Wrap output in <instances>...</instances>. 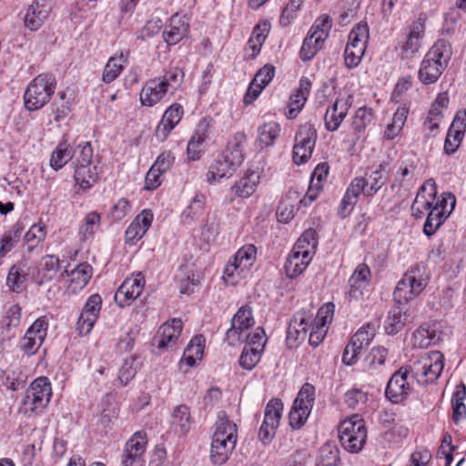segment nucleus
Instances as JSON below:
<instances>
[{"label":"nucleus","mask_w":466,"mask_h":466,"mask_svg":"<svg viewBox=\"0 0 466 466\" xmlns=\"http://www.w3.org/2000/svg\"><path fill=\"white\" fill-rule=\"evenodd\" d=\"M183 323L180 319L173 318L163 323L153 339V344L160 350H168L177 348Z\"/></svg>","instance_id":"f3484780"},{"label":"nucleus","mask_w":466,"mask_h":466,"mask_svg":"<svg viewBox=\"0 0 466 466\" xmlns=\"http://www.w3.org/2000/svg\"><path fill=\"white\" fill-rule=\"evenodd\" d=\"M446 69L424 55L418 71V78L424 85L436 83Z\"/></svg>","instance_id":"f704fd0d"},{"label":"nucleus","mask_w":466,"mask_h":466,"mask_svg":"<svg viewBox=\"0 0 466 466\" xmlns=\"http://www.w3.org/2000/svg\"><path fill=\"white\" fill-rule=\"evenodd\" d=\"M410 375L405 366L400 367L395 371L388 381L385 396L394 404L403 402L412 391V383Z\"/></svg>","instance_id":"ddd939ff"},{"label":"nucleus","mask_w":466,"mask_h":466,"mask_svg":"<svg viewBox=\"0 0 466 466\" xmlns=\"http://www.w3.org/2000/svg\"><path fill=\"white\" fill-rule=\"evenodd\" d=\"M283 403L279 399L270 400L264 412V420L259 429L258 436L263 442L270 441L275 436L276 430L279 425Z\"/></svg>","instance_id":"a211bd4d"},{"label":"nucleus","mask_w":466,"mask_h":466,"mask_svg":"<svg viewBox=\"0 0 466 466\" xmlns=\"http://www.w3.org/2000/svg\"><path fill=\"white\" fill-rule=\"evenodd\" d=\"M101 217L97 212H89L84 219V224L80 227L79 235L81 238L87 239L91 238L99 228Z\"/></svg>","instance_id":"338daca9"},{"label":"nucleus","mask_w":466,"mask_h":466,"mask_svg":"<svg viewBox=\"0 0 466 466\" xmlns=\"http://www.w3.org/2000/svg\"><path fill=\"white\" fill-rule=\"evenodd\" d=\"M339 438L341 446L350 453L360 452L366 442L367 430L360 414L344 420L339 426Z\"/></svg>","instance_id":"39448f33"},{"label":"nucleus","mask_w":466,"mask_h":466,"mask_svg":"<svg viewBox=\"0 0 466 466\" xmlns=\"http://www.w3.org/2000/svg\"><path fill=\"white\" fill-rule=\"evenodd\" d=\"M339 451L336 443L328 441L319 449L317 466H338Z\"/></svg>","instance_id":"6e6d98bb"},{"label":"nucleus","mask_w":466,"mask_h":466,"mask_svg":"<svg viewBox=\"0 0 466 466\" xmlns=\"http://www.w3.org/2000/svg\"><path fill=\"white\" fill-rule=\"evenodd\" d=\"M350 104L348 99L337 97L329 106L324 115V126L329 132H334L339 129L342 121L346 117Z\"/></svg>","instance_id":"a878e982"},{"label":"nucleus","mask_w":466,"mask_h":466,"mask_svg":"<svg viewBox=\"0 0 466 466\" xmlns=\"http://www.w3.org/2000/svg\"><path fill=\"white\" fill-rule=\"evenodd\" d=\"M318 240L316 230L313 228H309L305 230L299 238L292 249L297 251L307 250L309 251V255H312L315 252Z\"/></svg>","instance_id":"052dcab7"},{"label":"nucleus","mask_w":466,"mask_h":466,"mask_svg":"<svg viewBox=\"0 0 466 466\" xmlns=\"http://www.w3.org/2000/svg\"><path fill=\"white\" fill-rule=\"evenodd\" d=\"M280 125L275 121L264 123L258 128L257 144L262 149L271 147L280 133Z\"/></svg>","instance_id":"de8ad7c7"},{"label":"nucleus","mask_w":466,"mask_h":466,"mask_svg":"<svg viewBox=\"0 0 466 466\" xmlns=\"http://www.w3.org/2000/svg\"><path fill=\"white\" fill-rule=\"evenodd\" d=\"M254 324L250 307H240L231 319V327L226 332V340L228 345L236 346L244 342L248 337V331Z\"/></svg>","instance_id":"9b49d317"},{"label":"nucleus","mask_w":466,"mask_h":466,"mask_svg":"<svg viewBox=\"0 0 466 466\" xmlns=\"http://www.w3.org/2000/svg\"><path fill=\"white\" fill-rule=\"evenodd\" d=\"M48 326L49 321L46 316L37 318L22 338L20 349L27 355L35 354L46 338Z\"/></svg>","instance_id":"2eb2a0df"},{"label":"nucleus","mask_w":466,"mask_h":466,"mask_svg":"<svg viewBox=\"0 0 466 466\" xmlns=\"http://www.w3.org/2000/svg\"><path fill=\"white\" fill-rule=\"evenodd\" d=\"M52 396V387L46 377H38L26 389L24 405L26 411L39 413L48 405Z\"/></svg>","instance_id":"6e6552de"},{"label":"nucleus","mask_w":466,"mask_h":466,"mask_svg":"<svg viewBox=\"0 0 466 466\" xmlns=\"http://www.w3.org/2000/svg\"><path fill=\"white\" fill-rule=\"evenodd\" d=\"M373 112L370 108H359L352 119L351 126L353 130L359 134L363 133L367 127L373 121Z\"/></svg>","instance_id":"0e129e2a"},{"label":"nucleus","mask_w":466,"mask_h":466,"mask_svg":"<svg viewBox=\"0 0 466 466\" xmlns=\"http://www.w3.org/2000/svg\"><path fill=\"white\" fill-rule=\"evenodd\" d=\"M141 364L133 357L125 359L119 369L117 381L121 387L127 386L136 376Z\"/></svg>","instance_id":"4d7b16f0"},{"label":"nucleus","mask_w":466,"mask_h":466,"mask_svg":"<svg viewBox=\"0 0 466 466\" xmlns=\"http://www.w3.org/2000/svg\"><path fill=\"white\" fill-rule=\"evenodd\" d=\"M128 52H121L118 56H112L107 61L103 74L102 81L109 84L116 80L124 70V65L127 61Z\"/></svg>","instance_id":"09e8293b"},{"label":"nucleus","mask_w":466,"mask_h":466,"mask_svg":"<svg viewBox=\"0 0 466 466\" xmlns=\"http://www.w3.org/2000/svg\"><path fill=\"white\" fill-rule=\"evenodd\" d=\"M257 257V248L253 244L241 247L234 256L232 262H228L224 269V279L234 283L238 278L245 275L253 266Z\"/></svg>","instance_id":"9d476101"},{"label":"nucleus","mask_w":466,"mask_h":466,"mask_svg":"<svg viewBox=\"0 0 466 466\" xmlns=\"http://www.w3.org/2000/svg\"><path fill=\"white\" fill-rule=\"evenodd\" d=\"M426 16L423 14L411 22L409 25V32L406 40L401 46L403 57H410L419 52L421 47V42L425 36Z\"/></svg>","instance_id":"412c9836"},{"label":"nucleus","mask_w":466,"mask_h":466,"mask_svg":"<svg viewBox=\"0 0 466 466\" xmlns=\"http://www.w3.org/2000/svg\"><path fill=\"white\" fill-rule=\"evenodd\" d=\"M145 283V279L141 273L126 279L115 294L116 303L121 308L131 305L142 293Z\"/></svg>","instance_id":"6ab92c4d"},{"label":"nucleus","mask_w":466,"mask_h":466,"mask_svg":"<svg viewBox=\"0 0 466 466\" xmlns=\"http://www.w3.org/2000/svg\"><path fill=\"white\" fill-rule=\"evenodd\" d=\"M24 226L21 222L15 223L0 238V258L5 257L21 240Z\"/></svg>","instance_id":"ea45409f"},{"label":"nucleus","mask_w":466,"mask_h":466,"mask_svg":"<svg viewBox=\"0 0 466 466\" xmlns=\"http://www.w3.org/2000/svg\"><path fill=\"white\" fill-rule=\"evenodd\" d=\"M259 183V174L256 171H248L231 187L232 193L238 198H247L256 190Z\"/></svg>","instance_id":"e433bc0d"},{"label":"nucleus","mask_w":466,"mask_h":466,"mask_svg":"<svg viewBox=\"0 0 466 466\" xmlns=\"http://www.w3.org/2000/svg\"><path fill=\"white\" fill-rule=\"evenodd\" d=\"M325 39H319L318 35H315L308 32L307 36L304 38L302 46L299 51V56L302 61L311 60L317 53L323 47Z\"/></svg>","instance_id":"5fc2aeb1"},{"label":"nucleus","mask_w":466,"mask_h":466,"mask_svg":"<svg viewBox=\"0 0 466 466\" xmlns=\"http://www.w3.org/2000/svg\"><path fill=\"white\" fill-rule=\"evenodd\" d=\"M147 444V433L143 431L135 432L127 441L121 456L122 466H143L144 453Z\"/></svg>","instance_id":"dca6fc26"},{"label":"nucleus","mask_w":466,"mask_h":466,"mask_svg":"<svg viewBox=\"0 0 466 466\" xmlns=\"http://www.w3.org/2000/svg\"><path fill=\"white\" fill-rule=\"evenodd\" d=\"M360 183H352L349 185L341 201L339 206L338 213L341 218L348 217L353 210L355 205L358 202L359 197L361 194L360 192Z\"/></svg>","instance_id":"3c124183"},{"label":"nucleus","mask_w":466,"mask_h":466,"mask_svg":"<svg viewBox=\"0 0 466 466\" xmlns=\"http://www.w3.org/2000/svg\"><path fill=\"white\" fill-rule=\"evenodd\" d=\"M239 167V165L233 166L231 159L222 153L210 165L206 175L207 181L209 184H213L219 181L223 177H229Z\"/></svg>","instance_id":"c756f323"},{"label":"nucleus","mask_w":466,"mask_h":466,"mask_svg":"<svg viewBox=\"0 0 466 466\" xmlns=\"http://www.w3.org/2000/svg\"><path fill=\"white\" fill-rule=\"evenodd\" d=\"M329 167L327 163H319L312 172L309 189L303 198L300 199V205L306 207L317 198L318 193L322 189L323 183L329 175Z\"/></svg>","instance_id":"cd10ccee"},{"label":"nucleus","mask_w":466,"mask_h":466,"mask_svg":"<svg viewBox=\"0 0 466 466\" xmlns=\"http://www.w3.org/2000/svg\"><path fill=\"white\" fill-rule=\"evenodd\" d=\"M97 167L94 164L75 167L74 178L76 184L83 190L90 189L98 180Z\"/></svg>","instance_id":"4c0bfd02"},{"label":"nucleus","mask_w":466,"mask_h":466,"mask_svg":"<svg viewBox=\"0 0 466 466\" xmlns=\"http://www.w3.org/2000/svg\"><path fill=\"white\" fill-rule=\"evenodd\" d=\"M184 115L183 106L178 103L170 105L164 112L162 118L157 126L155 136L159 141H164Z\"/></svg>","instance_id":"393cba45"},{"label":"nucleus","mask_w":466,"mask_h":466,"mask_svg":"<svg viewBox=\"0 0 466 466\" xmlns=\"http://www.w3.org/2000/svg\"><path fill=\"white\" fill-rule=\"evenodd\" d=\"M376 334V326L374 323L368 322L360 327L350 339L359 348L363 350L368 348Z\"/></svg>","instance_id":"680f3d73"},{"label":"nucleus","mask_w":466,"mask_h":466,"mask_svg":"<svg viewBox=\"0 0 466 466\" xmlns=\"http://www.w3.org/2000/svg\"><path fill=\"white\" fill-rule=\"evenodd\" d=\"M416 167L417 166L412 158L401 160L395 174V183L402 186L404 183L410 182L413 179Z\"/></svg>","instance_id":"e2e57ef3"},{"label":"nucleus","mask_w":466,"mask_h":466,"mask_svg":"<svg viewBox=\"0 0 466 466\" xmlns=\"http://www.w3.org/2000/svg\"><path fill=\"white\" fill-rule=\"evenodd\" d=\"M191 415L189 408L181 404L177 406L171 416V427L179 435L187 434L191 427Z\"/></svg>","instance_id":"a19ab883"},{"label":"nucleus","mask_w":466,"mask_h":466,"mask_svg":"<svg viewBox=\"0 0 466 466\" xmlns=\"http://www.w3.org/2000/svg\"><path fill=\"white\" fill-rule=\"evenodd\" d=\"M28 273L24 264H14L7 274L6 285L11 291L21 293L26 288Z\"/></svg>","instance_id":"58836bf2"},{"label":"nucleus","mask_w":466,"mask_h":466,"mask_svg":"<svg viewBox=\"0 0 466 466\" xmlns=\"http://www.w3.org/2000/svg\"><path fill=\"white\" fill-rule=\"evenodd\" d=\"M269 33V24L267 22L258 24L251 33L248 41V48L252 51L249 58L254 59L261 50V47Z\"/></svg>","instance_id":"8fccbe9b"},{"label":"nucleus","mask_w":466,"mask_h":466,"mask_svg":"<svg viewBox=\"0 0 466 466\" xmlns=\"http://www.w3.org/2000/svg\"><path fill=\"white\" fill-rule=\"evenodd\" d=\"M466 387L463 383L459 384L451 397L452 420L454 423H459L466 418Z\"/></svg>","instance_id":"864d4df0"},{"label":"nucleus","mask_w":466,"mask_h":466,"mask_svg":"<svg viewBox=\"0 0 466 466\" xmlns=\"http://www.w3.org/2000/svg\"><path fill=\"white\" fill-rule=\"evenodd\" d=\"M317 141V131L310 123L302 125L296 135L292 157L297 165L306 163L312 155Z\"/></svg>","instance_id":"f8f14e48"},{"label":"nucleus","mask_w":466,"mask_h":466,"mask_svg":"<svg viewBox=\"0 0 466 466\" xmlns=\"http://www.w3.org/2000/svg\"><path fill=\"white\" fill-rule=\"evenodd\" d=\"M21 319L22 308L18 304H13L5 309L2 319V328L7 333L8 338L16 335Z\"/></svg>","instance_id":"a18cd8bd"},{"label":"nucleus","mask_w":466,"mask_h":466,"mask_svg":"<svg viewBox=\"0 0 466 466\" xmlns=\"http://www.w3.org/2000/svg\"><path fill=\"white\" fill-rule=\"evenodd\" d=\"M440 339L438 331L429 324H423L412 334L413 346L420 349L428 348Z\"/></svg>","instance_id":"49530a36"},{"label":"nucleus","mask_w":466,"mask_h":466,"mask_svg":"<svg viewBox=\"0 0 466 466\" xmlns=\"http://www.w3.org/2000/svg\"><path fill=\"white\" fill-rule=\"evenodd\" d=\"M385 167L382 164L370 171H366L365 177H356L352 183H360V192L367 197L374 196L386 183Z\"/></svg>","instance_id":"5701e85b"},{"label":"nucleus","mask_w":466,"mask_h":466,"mask_svg":"<svg viewBox=\"0 0 466 466\" xmlns=\"http://www.w3.org/2000/svg\"><path fill=\"white\" fill-rule=\"evenodd\" d=\"M456 205L455 196L451 192H443L441 198L436 199L428 212L423 226L425 235L431 237L444 223L453 211Z\"/></svg>","instance_id":"0eeeda50"},{"label":"nucleus","mask_w":466,"mask_h":466,"mask_svg":"<svg viewBox=\"0 0 466 466\" xmlns=\"http://www.w3.org/2000/svg\"><path fill=\"white\" fill-rule=\"evenodd\" d=\"M309 326L305 318H300L299 321L297 319L291 321L287 330L288 343L293 342L295 344L299 340H303L307 337Z\"/></svg>","instance_id":"13d9d810"},{"label":"nucleus","mask_w":466,"mask_h":466,"mask_svg":"<svg viewBox=\"0 0 466 466\" xmlns=\"http://www.w3.org/2000/svg\"><path fill=\"white\" fill-rule=\"evenodd\" d=\"M437 185L434 179H427L420 187L417 196L411 204V213L416 218H421L428 213L437 199Z\"/></svg>","instance_id":"aec40b11"},{"label":"nucleus","mask_w":466,"mask_h":466,"mask_svg":"<svg viewBox=\"0 0 466 466\" xmlns=\"http://www.w3.org/2000/svg\"><path fill=\"white\" fill-rule=\"evenodd\" d=\"M370 29L366 23L356 25L349 34L344 50V63L349 69L357 67L366 52Z\"/></svg>","instance_id":"423d86ee"},{"label":"nucleus","mask_w":466,"mask_h":466,"mask_svg":"<svg viewBox=\"0 0 466 466\" xmlns=\"http://www.w3.org/2000/svg\"><path fill=\"white\" fill-rule=\"evenodd\" d=\"M214 428L215 431L211 443L224 448H228V451H233L238 440L237 425L228 420V417L224 410L218 413V419Z\"/></svg>","instance_id":"4468645a"},{"label":"nucleus","mask_w":466,"mask_h":466,"mask_svg":"<svg viewBox=\"0 0 466 466\" xmlns=\"http://www.w3.org/2000/svg\"><path fill=\"white\" fill-rule=\"evenodd\" d=\"M153 221V214L148 209L140 212L126 230V242L128 245L136 244L143 238Z\"/></svg>","instance_id":"bb28decb"},{"label":"nucleus","mask_w":466,"mask_h":466,"mask_svg":"<svg viewBox=\"0 0 466 466\" xmlns=\"http://www.w3.org/2000/svg\"><path fill=\"white\" fill-rule=\"evenodd\" d=\"M261 354L258 350L245 346L238 360L240 367L247 370H253L259 362Z\"/></svg>","instance_id":"774afa93"},{"label":"nucleus","mask_w":466,"mask_h":466,"mask_svg":"<svg viewBox=\"0 0 466 466\" xmlns=\"http://www.w3.org/2000/svg\"><path fill=\"white\" fill-rule=\"evenodd\" d=\"M205 349V339L203 336H196L190 340L184 350L183 357L180 360L181 364L193 367L198 360L202 359Z\"/></svg>","instance_id":"37998d69"},{"label":"nucleus","mask_w":466,"mask_h":466,"mask_svg":"<svg viewBox=\"0 0 466 466\" xmlns=\"http://www.w3.org/2000/svg\"><path fill=\"white\" fill-rule=\"evenodd\" d=\"M188 31V23L185 16L175 14L169 19L163 32L164 40L167 45H176L183 39Z\"/></svg>","instance_id":"7c9ffc66"},{"label":"nucleus","mask_w":466,"mask_h":466,"mask_svg":"<svg viewBox=\"0 0 466 466\" xmlns=\"http://www.w3.org/2000/svg\"><path fill=\"white\" fill-rule=\"evenodd\" d=\"M73 157V147L66 141H63L51 153L49 165L53 170L58 171L71 161Z\"/></svg>","instance_id":"79ce46f5"},{"label":"nucleus","mask_w":466,"mask_h":466,"mask_svg":"<svg viewBox=\"0 0 466 466\" xmlns=\"http://www.w3.org/2000/svg\"><path fill=\"white\" fill-rule=\"evenodd\" d=\"M46 234V226L42 220L33 224L24 234V241L27 246L28 251L31 252L41 245L45 241Z\"/></svg>","instance_id":"603ef678"},{"label":"nucleus","mask_w":466,"mask_h":466,"mask_svg":"<svg viewBox=\"0 0 466 466\" xmlns=\"http://www.w3.org/2000/svg\"><path fill=\"white\" fill-rule=\"evenodd\" d=\"M315 400V388L305 383L298 393L289 414V425L293 429L301 428L307 421Z\"/></svg>","instance_id":"1a4fd4ad"},{"label":"nucleus","mask_w":466,"mask_h":466,"mask_svg":"<svg viewBox=\"0 0 466 466\" xmlns=\"http://www.w3.org/2000/svg\"><path fill=\"white\" fill-rule=\"evenodd\" d=\"M368 400V393L360 389H351L344 395V403L351 410H362Z\"/></svg>","instance_id":"69168bd1"},{"label":"nucleus","mask_w":466,"mask_h":466,"mask_svg":"<svg viewBox=\"0 0 466 466\" xmlns=\"http://www.w3.org/2000/svg\"><path fill=\"white\" fill-rule=\"evenodd\" d=\"M102 308V298L99 294H92L86 301L76 326L80 335H87L96 322Z\"/></svg>","instance_id":"4be33fe9"},{"label":"nucleus","mask_w":466,"mask_h":466,"mask_svg":"<svg viewBox=\"0 0 466 466\" xmlns=\"http://www.w3.org/2000/svg\"><path fill=\"white\" fill-rule=\"evenodd\" d=\"M184 80V72L179 67H170L160 76L147 80L139 93L142 106L152 107L165 99L167 96H173L180 87Z\"/></svg>","instance_id":"f257e3e1"},{"label":"nucleus","mask_w":466,"mask_h":466,"mask_svg":"<svg viewBox=\"0 0 466 466\" xmlns=\"http://www.w3.org/2000/svg\"><path fill=\"white\" fill-rule=\"evenodd\" d=\"M51 9L49 0H35L25 15V26L31 31L38 30L48 18Z\"/></svg>","instance_id":"b1692460"},{"label":"nucleus","mask_w":466,"mask_h":466,"mask_svg":"<svg viewBox=\"0 0 466 466\" xmlns=\"http://www.w3.org/2000/svg\"><path fill=\"white\" fill-rule=\"evenodd\" d=\"M93 274L92 267L87 263H81L68 274V289L76 293L83 289L89 282Z\"/></svg>","instance_id":"c9c22d12"},{"label":"nucleus","mask_w":466,"mask_h":466,"mask_svg":"<svg viewBox=\"0 0 466 466\" xmlns=\"http://www.w3.org/2000/svg\"><path fill=\"white\" fill-rule=\"evenodd\" d=\"M56 87L54 75L43 73L33 78L24 93L25 107L28 111L43 108L51 99Z\"/></svg>","instance_id":"20e7f679"},{"label":"nucleus","mask_w":466,"mask_h":466,"mask_svg":"<svg viewBox=\"0 0 466 466\" xmlns=\"http://www.w3.org/2000/svg\"><path fill=\"white\" fill-rule=\"evenodd\" d=\"M425 55L447 69L453 55V48L450 40L439 38Z\"/></svg>","instance_id":"473e14b6"},{"label":"nucleus","mask_w":466,"mask_h":466,"mask_svg":"<svg viewBox=\"0 0 466 466\" xmlns=\"http://www.w3.org/2000/svg\"><path fill=\"white\" fill-rule=\"evenodd\" d=\"M74 157L72 158V166L74 168L80 165H91L93 158V148L89 142H83L73 147Z\"/></svg>","instance_id":"bf43d9fd"},{"label":"nucleus","mask_w":466,"mask_h":466,"mask_svg":"<svg viewBox=\"0 0 466 466\" xmlns=\"http://www.w3.org/2000/svg\"><path fill=\"white\" fill-rule=\"evenodd\" d=\"M246 145V134L242 131L236 132L228 138L223 154L231 159L233 166H241L245 158Z\"/></svg>","instance_id":"2f4dec72"},{"label":"nucleus","mask_w":466,"mask_h":466,"mask_svg":"<svg viewBox=\"0 0 466 466\" xmlns=\"http://www.w3.org/2000/svg\"><path fill=\"white\" fill-rule=\"evenodd\" d=\"M370 278V268L364 263L359 264L348 281L349 297L357 299L361 294L362 289L368 284Z\"/></svg>","instance_id":"72a5a7b5"},{"label":"nucleus","mask_w":466,"mask_h":466,"mask_svg":"<svg viewBox=\"0 0 466 466\" xmlns=\"http://www.w3.org/2000/svg\"><path fill=\"white\" fill-rule=\"evenodd\" d=\"M404 366L411 379L415 380L418 384L427 385L440 377L444 367L443 355L438 350H432L421 354Z\"/></svg>","instance_id":"7ed1b4c3"},{"label":"nucleus","mask_w":466,"mask_h":466,"mask_svg":"<svg viewBox=\"0 0 466 466\" xmlns=\"http://www.w3.org/2000/svg\"><path fill=\"white\" fill-rule=\"evenodd\" d=\"M430 274L427 266L419 263L405 272L393 292L398 304L407 303L420 295L428 285Z\"/></svg>","instance_id":"f03ea898"},{"label":"nucleus","mask_w":466,"mask_h":466,"mask_svg":"<svg viewBox=\"0 0 466 466\" xmlns=\"http://www.w3.org/2000/svg\"><path fill=\"white\" fill-rule=\"evenodd\" d=\"M312 83L308 77H301L299 86L289 96L288 118H295L303 108L311 90Z\"/></svg>","instance_id":"c85d7f7f"},{"label":"nucleus","mask_w":466,"mask_h":466,"mask_svg":"<svg viewBox=\"0 0 466 466\" xmlns=\"http://www.w3.org/2000/svg\"><path fill=\"white\" fill-rule=\"evenodd\" d=\"M407 311L400 306L393 307L388 313L384 321V329L388 335L399 333L405 326L407 321Z\"/></svg>","instance_id":"c03bdc74"}]
</instances>
